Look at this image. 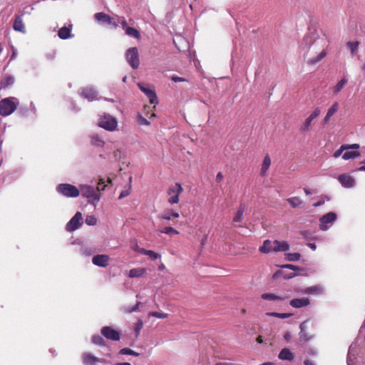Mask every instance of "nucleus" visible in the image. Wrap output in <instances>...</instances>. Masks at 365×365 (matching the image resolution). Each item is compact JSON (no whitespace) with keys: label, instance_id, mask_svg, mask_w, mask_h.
Returning <instances> with one entry per match:
<instances>
[{"label":"nucleus","instance_id":"f257e3e1","mask_svg":"<svg viewBox=\"0 0 365 365\" xmlns=\"http://www.w3.org/2000/svg\"><path fill=\"white\" fill-rule=\"evenodd\" d=\"M104 182V180L101 178L96 187L88 185H81L79 186L80 194L87 199L88 203L96 206L101 199L100 190H103L105 187L104 185L101 188V185H103Z\"/></svg>","mask_w":365,"mask_h":365},{"label":"nucleus","instance_id":"f03ea898","mask_svg":"<svg viewBox=\"0 0 365 365\" xmlns=\"http://www.w3.org/2000/svg\"><path fill=\"white\" fill-rule=\"evenodd\" d=\"M19 104L15 98H6L0 101V115L7 116L11 115L16 109Z\"/></svg>","mask_w":365,"mask_h":365},{"label":"nucleus","instance_id":"7ed1b4c3","mask_svg":"<svg viewBox=\"0 0 365 365\" xmlns=\"http://www.w3.org/2000/svg\"><path fill=\"white\" fill-rule=\"evenodd\" d=\"M56 191L66 197H76L79 196V188L68 183H61L56 187Z\"/></svg>","mask_w":365,"mask_h":365},{"label":"nucleus","instance_id":"20e7f679","mask_svg":"<svg viewBox=\"0 0 365 365\" xmlns=\"http://www.w3.org/2000/svg\"><path fill=\"white\" fill-rule=\"evenodd\" d=\"M98 126L109 131H113L117 128L116 119L109 114H105L99 118Z\"/></svg>","mask_w":365,"mask_h":365},{"label":"nucleus","instance_id":"39448f33","mask_svg":"<svg viewBox=\"0 0 365 365\" xmlns=\"http://www.w3.org/2000/svg\"><path fill=\"white\" fill-rule=\"evenodd\" d=\"M125 57L128 63L133 69L138 68L140 66V58L138 49L136 47L128 48L126 51Z\"/></svg>","mask_w":365,"mask_h":365},{"label":"nucleus","instance_id":"423d86ee","mask_svg":"<svg viewBox=\"0 0 365 365\" xmlns=\"http://www.w3.org/2000/svg\"><path fill=\"white\" fill-rule=\"evenodd\" d=\"M183 188L180 183H175L169 187L168 195L170 196L168 202L176 204L179 202V195L182 192Z\"/></svg>","mask_w":365,"mask_h":365},{"label":"nucleus","instance_id":"0eeeda50","mask_svg":"<svg viewBox=\"0 0 365 365\" xmlns=\"http://www.w3.org/2000/svg\"><path fill=\"white\" fill-rule=\"evenodd\" d=\"M83 365H97L98 363L105 364L110 361L104 358H98L90 352H84L81 356Z\"/></svg>","mask_w":365,"mask_h":365},{"label":"nucleus","instance_id":"6e6552de","mask_svg":"<svg viewBox=\"0 0 365 365\" xmlns=\"http://www.w3.org/2000/svg\"><path fill=\"white\" fill-rule=\"evenodd\" d=\"M321 110L319 108H316L307 117L304 123L301 125L299 130L302 133H307L311 130L312 121L320 115Z\"/></svg>","mask_w":365,"mask_h":365},{"label":"nucleus","instance_id":"1a4fd4ad","mask_svg":"<svg viewBox=\"0 0 365 365\" xmlns=\"http://www.w3.org/2000/svg\"><path fill=\"white\" fill-rule=\"evenodd\" d=\"M94 17L97 21L101 22L102 24H105L107 25H111L115 28H117L118 26V24L117 23V21H115V19L113 17H111L110 15H108L104 12L96 13L94 15Z\"/></svg>","mask_w":365,"mask_h":365},{"label":"nucleus","instance_id":"9d476101","mask_svg":"<svg viewBox=\"0 0 365 365\" xmlns=\"http://www.w3.org/2000/svg\"><path fill=\"white\" fill-rule=\"evenodd\" d=\"M101 332L107 339L119 341L120 339V333L109 326L102 327Z\"/></svg>","mask_w":365,"mask_h":365},{"label":"nucleus","instance_id":"9b49d317","mask_svg":"<svg viewBox=\"0 0 365 365\" xmlns=\"http://www.w3.org/2000/svg\"><path fill=\"white\" fill-rule=\"evenodd\" d=\"M298 293L304 294H322L324 292V289L323 286L320 284H317L314 286L306 287L302 289H297L296 290Z\"/></svg>","mask_w":365,"mask_h":365},{"label":"nucleus","instance_id":"f8f14e48","mask_svg":"<svg viewBox=\"0 0 365 365\" xmlns=\"http://www.w3.org/2000/svg\"><path fill=\"white\" fill-rule=\"evenodd\" d=\"M338 180L343 187L346 188L354 187L356 182L355 179L347 173H344L339 175Z\"/></svg>","mask_w":365,"mask_h":365},{"label":"nucleus","instance_id":"ddd939ff","mask_svg":"<svg viewBox=\"0 0 365 365\" xmlns=\"http://www.w3.org/2000/svg\"><path fill=\"white\" fill-rule=\"evenodd\" d=\"M110 257L107 255H96L92 258L94 265L100 267H106L108 265Z\"/></svg>","mask_w":365,"mask_h":365},{"label":"nucleus","instance_id":"4468645a","mask_svg":"<svg viewBox=\"0 0 365 365\" xmlns=\"http://www.w3.org/2000/svg\"><path fill=\"white\" fill-rule=\"evenodd\" d=\"M81 96L89 101L98 100V93L93 88H83L81 91Z\"/></svg>","mask_w":365,"mask_h":365},{"label":"nucleus","instance_id":"2eb2a0df","mask_svg":"<svg viewBox=\"0 0 365 365\" xmlns=\"http://www.w3.org/2000/svg\"><path fill=\"white\" fill-rule=\"evenodd\" d=\"M307 324H308V320H306V321L302 322L299 325V329H300V331L299 334V339L301 341H302L304 342L309 341L314 338L313 335H309L307 331V327H308Z\"/></svg>","mask_w":365,"mask_h":365},{"label":"nucleus","instance_id":"dca6fc26","mask_svg":"<svg viewBox=\"0 0 365 365\" xmlns=\"http://www.w3.org/2000/svg\"><path fill=\"white\" fill-rule=\"evenodd\" d=\"M83 219L81 212H77L68 222L66 228H78L83 225Z\"/></svg>","mask_w":365,"mask_h":365},{"label":"nucleus","instance_id":"f3484780","mask_svg":"<svg viewBox=\"0 0 365 365\" xmlns=\"http://www.w3.org/2000/svg\"><path fill=\"white\" fill-rule=\"evenodd\" d=\"M319 230H304L302 231V235L307 240H322V236L319 233Z\"/></svg>","mask_w":365,"mask_h":365},{"label":"nucleus","instance_id":"a211bd4d","mask_svg":"<svg viewBox=\"0 0 365 365\" xmlns=\"http://www.w3.org/2000/svg\"><path fill=\"white\" fill-rule=\"evenodd\" d=\"M140 89L147 96L151 104L158 103L157 96L154 91L145 87L141 83L138 84Z\"/></svg>","mask_w":365,"mask_h":365},{"label":"nucleus","instance_id":"6ab92c4d","mask_svg":"<svg viewBox=\"0 0 365 365\" xmlns=\"http://www.w3.org/2000/svg\"><path fill=\"white\" fill-rule=\"evenodd\" d=\"M309 304L310 301L307 297L296 298L289 302L290 306L297 309L307 307Z\"/></svg>","mask_w":365,"mask_h":365},{"label":"nucleus","instance_id":"aec40b11","mask_svg":"<svg viewBox=\"0 0 365 365\" xmlns=\"http://www.w3.org/2000/svg\"><path fill=\"white\" fill-rule=\"evenodd\" d=\"M274 252H284L289 249V245L287 241L274 240Z\"/></svg>","mask_w":365,"mask_h":365},{"label":"nucleus","instance_id":"412c9836","mask_svg":"<svg viewBox=\"0 0 365 365\" xmlns=\"http://www.w3.org/2000/svg\"><path fill=\"white\" fill-rule=\"evenodd\" d=\"M278 358L281 360L292 361L294 359V354L292 353L289 349H282L278 355Z\"/></svg>","mask_w":365,"mask_h":365},{"label":"nucleus","instance_id":"4be33fe9","mask_svg":"<svg viewBox=\"0 0 365 365\" xmlns=\"http://www.w3.org/2000/svg\"><path fill=\"white\" fill-rule=\"evenodd\" d=\"M336 219V214L332 212H328L327 214L323 215L320 218L321 225L323 227H326L328 223L332 222L335 221Z\"/></svg>","mask_w":365,"mask_h":365},{"label":"nucleus","instance_id":"5701e85b","mask_svg":"<svg viewBox=\"0 0 365 365\" xmlns=\"http://www.w3.org/2000/svg\"><path fill=\"white\" fill-rule=\"evenodd\" d=\"M271 165V158L268 154H267L262 161L260 169V175L264 177L266 175L267 170Z\"/></svg>","mask_w":365,"mask_h":365},{"label":"nucleus","instance_id":"b1692460","mask_svg":"<svg viewBox=\"0 0 365 365\" xmlns=\"http://www.w3.org/2000/svg\"><path fill=\"white\" fill-rule=\"evenodd\" d=\"M146 273V269L143 267L133 268L129 271L128 277L130 278H138L143 277Z\"/></svg>","mask_w":365,"mask_h":365},{"label":"nucleus","instance_id":"393cba45","mask_svg":"<svg viewBox=\"0 0 365 365\" xmlns=\"http://www.w3.org/2000/svg\"><path fill=\"white\" fill-rule=\"evenodd\" d=\"M261 297L264 300H269V301H282L287 299L286 296H280L277 295L275 294L272 293H264L262 294Z\"/></svg>","mask_w":365,"mask_h":365},{"label":"nucleus","instance_id":"a878e982","mask_svg":"<svg viewBox=\"0 0 365 365\" xmlns=\"http://www.w3.org/2000/svg\"><path fill=\"white\" fill-rule=\"evenodd\" d=\"M13 28L16 31H19L21 33L26 32L25 26L21 16H16L14 22Z\"/></svg>","mask_w":365,"mask_h":365},{"label":"nucleus","instance_id":"bb28decb","mask_svg":"<svg viewBox=\"0 0 365 365\" xmlns=\"http://www.w3.org/2000/svg\"><path fill=\"white\" fill-rule=\"evenodd\" d=\"M259 250L262 253L267 254L272 251H274L273 241L267 240L264 242L262 246L259 248Z\"/></svg>","mask_w":365,"mask_h":365},{"label":"nucleus","instance_id":"cd10ccee","mask_svg":"<svg viewBox=\"0 0 365 365\" xmlns=\"http://www.w3.org/2000/svg\"><path fill=\"white\" fill-rule=\"evenodd\" d=\"M356 354V345L354 344H351L349 348L346 363L347 365H351V362L355 358V355Z\"/></svg>","mask_w":365,"mask_h":365},{"label":"nucleus","instance_id":"c85d7f7f","mask_svg":"<svg viewBox=\"0 0 365 365\" xmlns=\"http://www.w3.org/2000/svg\"><path fill=\"white\" fill-rule=\"evenodd\" d=\"M338 109L339 103L337 102H335L328 110L324 119V123H329L331 117L338 110Z\"/></svg>","mask_w":365,"mask_h":365},{"label":"nucleus","instance_id":"c756f323","mask_svg":"<svg viewBox=\"0 0 365 365\" xmlns=\"http://www.w3.org/2000/svg\"><path fill=\"white\" fill-rule=\"evenodd\" d=\"M327 55V51L325 48H323L322 51L316 56L313 57L308 60L307 63L309 65H315L319 61H321Z\"/></svg>","mask_w":365,"mask_h":365},{"label":"nucleus","instance_id":"7c9ffc66","mask_svg":"<svg viewBox=\"0 0 365 365\" xmlns=\"http://www.w3.org/2000/svg\"><path fill=\"white\" fill-rule=\"evenodd\" d=\"M297 275H298V274L295 273V272H289V273H287L282 270H279L277 272H276L274 275H273V277L274 279L277 278L278 277H283L284 279H292L294 278V277H296Z\"/></svg>","mask_w":365,"mask_h":365},{"label":"nucleus","instance_id":"2f4dec72","mask_svg":"<svg viewBox=\"0 0 365 365\" xmlns=\"http://www.w3.org/2000/svg\"><path fill=\"white\" fill-rule=\"evenodd\" d=\"M245 210V205L243 204H241L238 209L237 212L235 213V217H233V221L235 222H240L243 219V215Z\"/></svg>","mask_w":365,"mask_h":365},{"label":"nucleus","instance_id":"473e14b6","mask_svg":"<svg viewBox=\"0 0 365 365\" xmlns=\"http://www.w3.org/2000/svg\"><path fill=\"white\" fill-rule=\"evenodd\" d=\"M71 31V29L70 28L63 26L59 29L58 35L60 38L65 40L70 37Z\"/></svg>","mask_w":365,"mask_h":365},{"label":"nucleus","instance_id":"72a5a7b5","mask_svg":"<svg viewBox=\"0 0 365 365\" xmlns=\"http://www.w3.org/2000/svg\"><path fill=\"white\" fill-rule=\"evenodd\" d=\"M92 145L97 147H103L105 144L104 141L100 138L98 134H93L91 135Z\"/></svg>","mask_w":365,"mask_h":365},{"label":"nucleus","instance_id":"f704fd0d","mask_svg":"<svg viewBox=\"0 0 365 365\" xmlns=\"http://www.w3.org/2000/svg\"><path fill=\"white\" fill-rule=\"evenodd\" d=\"M125 33L126 35L137 39H140L141 38L140 32L133 27L130 26L125 31Z\"/></svg>","mask_w":365,"mask_h":365},{"label":"nucleus","instance_id":"c9c22d12","mask_svg":"<svg viewBox=\"0 0 365 365\" xmlns=\"http://www.w3.org/2000/svg\"><path fill=\"white\" fill-rule=\"evenodd\" d=\"M360 156V153L359 151H346L343 155L342 158L344 160H349L356 158Z\"/></svg>","mask_w":365,"mask_h":365},{"label":"nucleus","instance_id":"e433bc0d","mask_svg":"<svg viewBox=\"0 0 365 365\" xmlns=\"http://www.w3.org/2000/svg\"><path fill=\"white\" fill-rule=\"evenodd\" d=\"M287 201L294 208L299 207L302 203V200L298 197H293L288 198L287 200Z\"/></svg>","mask_w":365,"mask_h":365},{"label":"nucleus","instance_id":"4c0bfd02","mask_svg":"<svg viewBox=\"0 0 365 365\" xmlns=\"http://www.w3.org/2000/svg\"><path fill=\"white\" fill-rule=\"evenodd\" d=\"M139 251H140V253L148 255L154 260L160 257V255L159 254H158L152 250H146L145 249H141Z\"/></svg>","mask_w":365,"mask_h":365},{"label":"nucleus","instance_id":"58836bf2","mask_svg":"<svg viewBox=\"0 0 365 365\" xmlns=\"http://www.w3.org/2000/svg\"><path fill=\"white\" fill-rule=\"evenodd\" d=\"M92 342L95 344L100 345V346H106V341L105 339L98 334H95L92 337Z\"/></svg>","mask_w":365,"mask_h":365},{"label":"nucleus","instance_id":"ea45409f","mask_svg":"<svg viewBox=\"0 0 365 365\" xmlns=\"http://www.w3.org/2000/svg\"><path fill=\"white\" fill-rule=\"evenodd\" d=\"M300 254L297 252L285 254V259L289 262H297L300 259Z\"/></svg>","mask_w":365,"mask_h":365},{"label":"nucleus","instance_id":"a19ab883","mask_svg":"<svg viewBox=\"0 0 365 365\" xmlns=\"http://www.w3.org/2000/svg\"><path fill=\"white\" fill-rule=\"evenodd\" d=\"M140 304V302H138L135 305H133V307H123L121 308V310L124 312V313H127V314H130V313H132V312H134L135 311H137L138 309V307Z\"/></svg>","mask_w":365,"mask_h":365},{"label":"nucleus","instance_id":"79ce46f5","mask_svg":"<svg viewBox=\"0 0 365 365\" xmlns=\"http://www.w3.org/2000/svg\"><path fill=\"white\" fill-rule=\"evenodd\" d=\"M346 46L349 48L352 54H355L359 48V41H349L346 43Z\"/></svg>","mask_w":365,"mask_h":365},{"label":"nucleus","instance_id":"37998d69","mask_svg":"<svg viewBox=\"0 0 365 365\" xmlns=\"http://www.w3.org/2000/svg\"><path fill=\"white\" fill-rule=\"evenodd\" d=\"M347 83V80L344 78L340 81L337 83V84L334 87L333 91L335 93H338L344 86V85Z\"/></svg>","mask_w":365,"mask_h":365},{"label":"nucleus","instance_id":"c03bdc74","mask_svg":"<svg viewBox=\"0 0 365 365\" xmlns=\"http://www.w3.org/2000/svg\"><path fill=\"white\" fill-rule=\"evenodd\" d=\"M268 316L276 317L280 319H287L290 317L292 314L289 313H278V312H268L266 314Z\"/></svg>","mask_w":365,"mask_h":365},{"label":"nucleus","instance_id":"a18cd8bd","mask_svg":"<svg viewBox=\"0 0 365 365\" xmlns=\"http://www.w3.org/2000/svg\"><path fill=\"white\" fill-rule=\"evenodd\" d=\"M14 79L13 77L7 76L1 81V87L6 88V87H8V86L12 85L14 83Z\"/></svg>","mask_w":365,"mask_h":365},{"label":"nucleus","instance_id":"49530a36","mask_svg":"<svg viewBox=\"0 0 365 365\" xmlns=\"http://www.w3.org/2000/svg\"><path fill=\"white\" fill-rule=\"evenodd\" d=\"M120 354H128V355H131V356H139V353L129 349V348H123L122 349H120Z\"/></svg>","mask_w":365,"mask_h":365},{"label":"nucleus","instance_id":"de8ad7c7","mask_svg":"<svg viewBox=\"0 0 365 365\" xmlns=\"http://www.w3.org/2000/svg\"><path fill=\"white\" fill-rule=\"evenodd\" d=\"M86 224L88 226H94L96 225L97 219L93 215H88L85 220Z\"/></svg>","mask_w":365,"mask_h":365},{"label":"nucleus","instance_id":"09e8293b","mask_svg":"<svg viewBox=\"0 0 365 365\" xmlns=\"http://www.w3.org/2000/svg\"><path fill=\"white\" fill-rule=\"evenodd\" d=\"M149 317H153L158 319H165L168 317V314L158 312H151L149 313Z\"/></svg>","mask_w":365,"mask_h":365},{"label":"nucleus","instance_id":"8fccbe9b","mask_svg":"<svg viewBox=\"0 0 365 365\" xmlns=\"http://www.w3.org/2000/svg\"><path fill=\"white\" fill-rule=\"evenodd\" d=\"M118 24H120L123 29L124 31H125L128 28H129L130 26H128V23H127V21L125 19V17L122 16V17H119L118 18V21H117Z\"/></svg>","mask_w":365,"mask_h":365},{"label":"nucleus","instance_id":"3c124183","mask_svg":"<svg viewBox=\"0 0 365 365\" xmlns=\"http://www.w3.org/2000/svg\"><path fill=\"white\" fill-rule=\"evenodd\" d=\"M344 150H346V148L345 147L344 144L341 145V147L339 148V149H338L337 150H336L334 153V155L333 156L335 158H339L341 154L344 151Z\"/></svg>","mask_w":365,"mask_h":365},{"label":"nucleus","instance_id":"603ef678","mask_svg":"<svg viewBox=\"0 0 365 365\" xmlns=\"http://www.w3.org/2000/svg\"><path fill=\"white\" fill-rule=\"evenodd\" d=\"M281 267L282 269H291L293 271L300 270V268L299 267L294 265V264H287L282 265Z\"/></svg>","mask_w":365,"mask_h":365},{"label":"nucleus","instance_id":"864d4df0","mask_svg":"<svg viewBox=\"0 0 365 365\" xmlns=\"http://www.w3.org/2000/svg\"><path fill=\"white\" fill-rule=\"evenodd\" d=\"M138 123L140 125H150V122L145 118H144L143 116H142L140 115H138Z\"/></svg>","mask_w":365,"mask_h":365},{"label":"nucleus","instance_id":"5fc2aeb1","mask_svg":"<svg viewBox=\"0 0 365 365\" xmlns=\"http://www.w3.org/2000/svg\"><path fill=\"white\" fill-rule=\"evenodd\" d=\"M345 147L346 148V150H349V149H359V144H351V145H347V144H344Z\"/></svg>","mask_w":365,"mask_h":365},{"label":"nucleus","instance_id":"6e6d98bb","mask_svg":"<svg viewBox=\"0 0 365 365\" xmlns=\"http://www.w3.org/2000/svg\"><path fill=\"white\" fill-rule=\"evenodd\" d=\"M223 177L224 176L221 172L217 173L216 175V178H215L216 182H220L222 180Z\"/></svg>","mask_w":365,"mask_h":365},{"label":"nucleus","instance_id":"4d7b16f0","mask_svg":"<svg viewBox=\"0 0 365 365\" xmlns=\"http://www.w3.org/2000/svg\"><path fill=\"white\" fill-rule=\"evenodd\" d=\"M81 252L83 255H87V256H90L93 253V251L91 249H87V248L82 249Z\"/></svg>","mask_w":365,"mask_h":365},{"label":"nucleus","instance_id":"13d9d810","mask_svg":"<svg viewBox=\"0 0 365 365\" xmlns=\"http://www.w3.org/2000/svg\"><path fill=\"white\" fill-rule=\"evenodd\" d=\"M143 327V322H139L137 323L136 326H135V331L137 334H138L140 331V329H142Z\"/></svg>","mask_w":365,"mask_h":365},{"label":"nucleus","instance_id":"bf43d9fd","mask_svg":"<svg viewBox=\"0 0 365 365\" xmlns=\"http://www.w3.org/2000/svg\"><path fill=\"white\" fill-rule=\"evenodd\" d=\"M172 80L174 82H183V81H186L185 78L179 77V76H173Z\"/></svg>","mask_w":365,"mask_h":365},{"label":"nucleus","instance_id":"052dcab7","mask_svg":"<svg viewBox=\"0 0 365 365\" xmlns=\"http://www.w3.org/2000/svg\"><path fill=\"white\" fill-rule=\"evenodd\" d=\"M131 248H132L133 250H135V251H136V252H139V253H140V251H139V250L142 249V248L139 247V246L138 245V244H137L136 242H133V243L131 245Z\"/></svg>","mask_w":365,"mask_h":365},{"label":"nucleus","instance_id":"680f3d73","mask_svg":"<svg viewBox=\"0 0 365 365\" xmlns=\"http://www.w3.org/2000/svg\"><path fill=\"white\" fill-rule=\"evenodd\" d=\"M163 232L167 235H173V234H178L179 233L177 230H165V231Z\"/></svg>","mask_w":365,"mask_h":365},{"label":"nucleus","instance_id":"e2e57ef3","mask_svg":"<svg viewBox=\"0 0 365 365\" xmlns=\"http://www.w3.org/2000/svg\"><path fill=\"white\" fill-rule=\"evenodd\" d=\"M129 194H130V191L129 190H124V191L121 192V193L120 194L118 198L119 199H122V198L128 196Z\"/></svg>","mask_w":365,"mask_h":365},{"label":"nucleus","instance_id":"0e129e2a","mask_svg":"<svg viewBox=\"0 0 365 365\" xmlns=\"http://www.w3.org/2000/svg\"><path fill=\"white\" fill-rule=\"evenodd\" d=\"M206 240H207V237H206L205 234H202V237L200 240L201 245L203 246L205 244Z\"/></svg>","mask_w":365,"mask_h":365},{"label":"nucleus","instance_id":"69168bd1","mask_svg":"<svg viewBox=\"0 0 365 365\" xmlns=\"http://www.w3.org/2000/svg\"><path fill=\"white\" fill-rule=\"evenodd\" d=\"M161 219L170 220L171 219V217L169 215L165 213L161 216Z\"/></svg>","mask_w":365,"mask_h":365},{"label":"nucleus","instance_id":"338daca9","mask_svg":"<svg viewBox=\"0 0 365 365\" xmlns=\"http://www.w3.org/2000/svg\"><path fill=\"white\" fill-rule=\"evenodd\" d=\"M307 246L309 247L312 250H315L317 247L314 243L309 242L307 243Z\"/></svg>","mask_w":365,"mask_h":365},{"label":"nucleus","instance_id":"774afa93","mask_svg":"<svg viewBox=\"0 0 365 365\" xmlns=\"http://www.w3.org/2000/svg\"><path fill=\"white\" fill-rule=\"evenodd\" d=\"M215 365H233V364L228 362H218Z\"/></svg>","mask_w":365,"mask_h":365}]
</instances>
